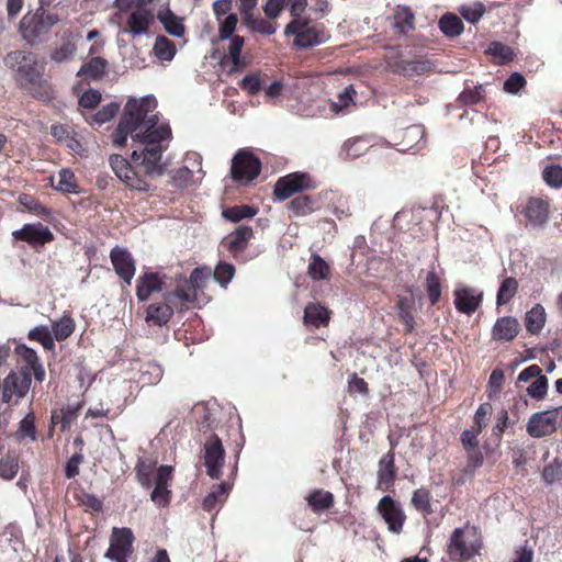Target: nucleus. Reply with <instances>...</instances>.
Wrapping results in <instances>:
<instances>
[{
    "label": "nucleus",
    "mask_w": 562,
    "mask_h": 562,
    "mask_svg": "<svg viewBox=\"0 0 562 562\" xmlns=\"http://www.w3.org/2000/svg\"><path fill=\"white\" fill-rule=\"evenodd\" d=\"M330 318V312L318 303H310L305 306L303 321L305 326L319 328L326 326Z\"/></svg>",
    "instance_id": "21"
},
{
    "label": "nucleus",
    "mask_w": 562,
    "mask_h": 562,
    "mask_svg": "<svg viewBox=\"0 0 562 562\" xmlns=\"http://www.w3.org/2000/svg\"><path fill=\"white\" fill-rule=\"evenodd\" d=\"M111 261L122 281H131L135 274L132 255L123 248L115 247L111 251Z\"/></svg>",
    "instance_id": "19"
},
{
    "label": "nucleus",
    "mask_w": 562,
    "mask_h": 562,
    "mask_svg": "<svg viewBox=\"0 0 562 562\" xmlns=\"http://www.w3.org/2000/svg\"><path fill=\"white\" fill-rule=\"evenodd\" d=\"M285 35H295L294 44L301 48H311L324 43L326 34L318 26H307L305 22L294 19L284 30Z\"/></svg>",
    "instance_id": "8"
},
{
    "label": "nucleus",
    "mask_w": 562,
    "mask_h": 562,
    "mask_svg": "<svg viewBox=\"0 0 562 562\" xmlns=\"http://www.w3.org/2000/svg\"><path fill=\"white\" fill-rule=\"evenodd\" d=\"M526 85V80L519 72H514L504 82V90L508 93H518Z\"/></svg>",
    "instance_id": "63"
},
{
    "label": "nucleus",
    "mask_w": 562,
    "mask_h": 562,
    "mask_svg": "<svg viewBox=\"0 0 562 562\" xmlns=\"http://www.w3.org/2000/svg\"><path fill=\"white\" fill-rule=\"evenodd\" d=\"M257 214V210L249 205H237L223 210L222 215L224 218L238 223L245 218H251Z\"/></svg>",
    "instance_id": "37"
},
{
    "label": "nucleus",
    "mask_w": 562,
    "mask_h": 562,
    "mask_svg": "<svg viewBox=\"0 0 562 562\" xmlns=\"http://www.w3.org/2000/svg\"><path fill=\"white\" fill-rule=\"evenodd\" d=\"M254 235L250 226L241 225L231 233L224 240L226 248L234 254L243 251Z\"/></svg>",
    "instance_id": "22"
},
{
    "label": "nucleus",
    "mask_w": 562,
    "mask_h": 562,
    "mask_svg": "<svg viewBox=\"0 0 562 562\" xmlns=\"http://www.w3.org/2000/svg\"><path fill=\"white\" fill-rule=\"evenodd\" d=\"M549 202L541 198L531 196L527 200L521 213L533 227H543L549 221Z\"/></svg>",
    "instance_id": "17"
},
{
    "label": "nucleus",
    "mask_w": 562,
    "mask_h": 562,
    "mask_svg": "<svg viewBox=\"0 0 562 562\" xmlns=\"http://www.w3.org/2000/svg\"><path fill=\"white\" fill-rule=\"evenodd\" d=\"M228 56L232 60L233 68L239 69L245 66V63L240 59V53L245 44V38L239 35L229 37Z\"/></svg>",
    "instance_id": "42"
},
{
    "label": "nucleus",
    "mask_w": 562,
    "mask_h": 562,
    "mask_svg": "<svg viewBox=\"0 0 562 562\" xmlns=\"http://www.w3.org/2000/svg\"><path fill=\"white\" fill-rule=\"evenodd\" d=\"M194 173L187 166H183L175 171L172 176V183L177 187H188L195 183Z\"/></svg>",
    "instance_id": "56"
},
{
    "label": "nucleus",
    "mask_w": 562,
    "mask_h": 562,
    "mask_svg": "<svg viewBox=\"0 0 562 562\" xmlns=\"http://www.w3.org/2000/svg\"><path fill=\"white\" fill-rule=\"evenodd\" d=\"M415 16L409 8L398 7L394 12V27L402 34L414 29Z\"/></svg>",
    "instance_id": "34"
},
{
    "label": "nucleus",
    "mask_w": 562,
    "mask_h": 562,
    "mask_svg": "<svg viewBox=\"0 0 562 562\" xmlns=\"http://www.w3.org/2000/svg\"><path fill=\"white\" fill-rule=\"evenodd\" d=\"M548 390V379L544 375L537 378L528 387L527 393L533 398H542Z\"/></svg>",
    "instance_id": "59"
},
{
    "label": "nucleus",
    "mask_w": 562,
    "mask_h": 562,
    "mask_svg": "<svg viewBox=\"0 0 562 562\" xmlns=\"http://www.w3.org/2000/svg\"><path fill=\"white\" fill-rule=\"evenodd\" d=\"M378 510L391 532L397 535L402 531L406 516L397 502L385 495L380 499Z\"/></svg>",
    "instance_id": "13"
},
{
    "label": "nucleus",
    "mask_w": 562,
    "mask_h": 562,
    "mask_svg": "<svg viewBox=\"0 0 562 562\" xmlns=\"http://www.w3.org/2000/svg\"><path fill=\"white\" fill-rule=\"evenodd\" d=\"M485 12V7L481 2L473 3L471 5H463L460 9V14L468 22L474 24L481 20Z\"/></svg>",
    "instance_id": "52"
},
{
    "label": "nucleus",
    "mask_w": 562,
    "mask_h": 562,
    "mask_svg": "<svg viewBox=\"0 0 562 562\" xmlns=\"http://www.w3.org/2000/svg\"><path fill=\"white\" fill-rule=\"evenodd\" d=\"M520 330V324L517 318L503 316L497 318L492 328V338L496 341H512Z\"/></svg>",
    "instance_id": "20"
},
{
    "label": "nucleus",
    "mask_w": 562,
    "mask_h": 562,
    "mask_svg": "<svg viewBox=\"0 0 562 562\" xmlns=\"http://www.w3.org/2000/svg\"><path fill=\"white\" fill-rule=\"evenodd\" d=\"M201 459L211 479H220L225 460V449L216 435H211L201 449Z\"/></svg>",
    "instance_id": "7"
},
{
    "label": "nucleus",
    "mask_w": 562,
    "mask_h": 562,
    "mask_svg": "<svg viewBox=\"0 0 562 562\" xmlns=\"http://www.w3.org/2000/svg\"><path fill=\"white\" fill-rule=\"evenodd\" d=\"M483 92H484L483 86L479 85V86H475L473 89L464 90L460 94L459 99L464 104H470V105L476 104L483 99Z\"/></svg>",
    "instance_id": "62"
},
{
    "label": "nucleus",
    "mask_w": 562,
    "mask_h": 562,
    "mask_svg": "<svg viewBox=\"0 0 562 562\" xmlns=\"http://www.w3.org/2000/svg\"><path fill=\"white\" fill-rule=\"evenodd\" d=\"M491 54L497 64H505L513 59V49L499 42H492L486 50Z\"/></svg>",
    "instance_id": "46"
},
{
    "label": "nucleus",
    "mask_w": 562,
    "mask_h": 562,
    "mask_svg": "<svg viewBox=\"0 0 562 562\" xmlns=\"http://www.w3.org/2000/svg\"><path fill=\"white\" fill-rule=\"evenodd\" d=\"M77 52V45L70 41H64L50 54V59L57 64L67 63L71 60Z\"/></svg>",
    "instance_id": "38"
},
{
    "label": "nucleus",
    "mask_w": 562,
    "mask_h": 562,
    "mask_svg": "<svg viewBox=\"0 0 562 562\" xmlns=\"http://www.w3.org/2000/svg\"><path fill=\"white\" fill-rule=\"evenodd\" d=\"M15 240H22L31 246H40L54 239L52 231L42 223L25 224L22 228L12 232Z\"/></svg>",
    "instance_id": "14"
},
{
    "label": "nucleus",
    "mask_w": 562,
    "mask_h": 562,
    "mask_svg": "<svg viewBox=\"0 0 562 562\" xmlns=\"http://www.w3.org/2000/svg\"><path fill=\"white\" fill-rule=\"evenodd\" d=\"M425 131L422 125H412L403 132V148L401 151L418 150L425 145Z\"/></svg>",
    "instance_id": "23"
},
{
    "label": "nucleus",
    "mask_w": 562,
    "mask_h": 562,
    "mask_svg": "<svg viewBox=\"0 0 562 562\" xmlns=\"http://www.w3.org/2000/svg\"><path fill=\"white\" fill-rule=\"evenodd\" d=\"M120 106L121 105L119 102H110L103 105L94 114L87 116L86 120L90 123L95 122L97 124L101 125L103 123L111 121L120 111Z\"/></svg>",
    "instance_id": "41"
},
{
    "label": "nucleus",
    "mask_w": 562,
    "mask_h": 562,
    "mask_svg": "<svg viewBox=\"0 0 562 562\" xmlns=\"http://www.w3.org/2000/svg\"><path fill=\"white\" fill-rule=\"evenodd\" d=\"M135 471L139 484L145 488H149L151 486L153 464L139 459Z\"/></svg>",
    "instance_id": "51"
},
{
    "label": "nucleus",
    "mask_w": 562,
    "mask_h": 562,
    "mask_svg": "<svg viewBox=\"0 0 562 562\" xmlns=\"http://www.w3.org/2000/svg\"><path fill=\"white\" fill-rule=\"evenodd\" d=\"M412 504L418 512L423 514L432 513L430 505V493L426 488L422 487L414 492L412 496Z\"/></svg>",
    "instance_id": "47"
},
{
    "label": "nucleus",
    "mask_w": 562,
    "mask_h": 562,
    "mask_svg": "<svg viewBox=\"0 0 562 562\" xmlns=\"http://www.w3.org/2000/svg\"><path fill=\"white\" fill-rule=\"evenodd\" d=\"M20 204L30 213L36 216H48L49 210L37 202L33 196L27 194H21L19 196Z\"/></svg>",
    "instance_id": "48"
},
{
    "label": "nucleus",
    "mask_w": 562,
    "mask_h": 562,
    "mask_svg": "<svg viewBox=\"0 0 562 562\" xmlns=\"http://www.w3.org/2000/svg\"><path fill=\"white\" fill-rule=\"evenodd\" d=\"M367 148V143L361 138H357L346 142L342 148V153L345 154L346 158L353 159L363 155Z\"/></svg>",
    "instance_id": "53"
},
{
    "label": "nucleus",
    "mask_w": 562,
    "mask_h": 562,
    "mask_svg": "<svg viewBox=\"0 0 562 562\" xmlns=\"http://www.w3.org/2000/svg\"><path fill=\"white\" fill-rule=\"evenodd\" d=\"M482 300L483 292L474 288L461 286L454 291L456 308L467 315L474 313L482 303Z\"/></svg>",
    "instance_id": "18"
},
{
    "label": "nucleus",
    "mask_w": 562,
    "mask_h": 562,
    "mask_svg": "<svg viewBox=\"0 0 562 562\" xmlns=\"http://www.w3.org/2000/svg\"><path fill=\"white\" fill-rule=\"evenodd\" d=\"M542 178L546 183L551 187L559 189L562 187V167L559 165L547 166L542 171Z\"/></svg>",
    "instance_id": "49"
},
{
    "label": "nucleus",
    "mask_w": 562,
    "mask_h": 562,
    "mask_svg": "<svg viewBox=\"0 0 562 562\" xmlns=\"http://www.w3.org/2000/svg\"><path fill=\"white\" fill-rule=\"evenodd\" d=\"M289 209L296 216H304L314 211L313 199L308 195H300L289 203Z\"/></svg>",
    "instance_id": "45"
},
{
    "label": "nucleus",
    "mask_w": 562,
    "mask_h": 562,
    "mask_svg": "<svg viewBox=\"0 0 562 562\" xmlns=\"http://www.w3.org/2000/svg\"><path fill=\"white\" fill-rule=\"evenodd\" d=\"M243 22L246 27H248L251 32L260 33L263 35H272L276 33L277 27L274 24L267 22L266 20L261 18H256L252 14L248 15L247 18L243 19Z\"/></svg>",
    "instance_id": "36"
},
{
    "label": "nucleus",
    "mask_w": 562,
    "mask_h": 562,
    "mask_svg": "<svg viewBox=\"0 0 562 562\" xmlns=\"http://www.w3.org/2000/svg\"><path fill=\"white\" fill-rule=\"evenodd\" d=\"M546 324V311L540 304H536L526 313L525 326L531 335L539 334Z\"/></svg>",
    "instance_id": "24"
},
{
    "label": "nucleus",
    "mask_w": 562,
    "mask_h": 562,
    "mask_svg": "<svg viewBox=\"0 0 562 562\" xmlns=\"http://www.w3.org/2000/svg\"><path fill=\"white\" fill-rule=\"evenodd\" d=\"M31 378L25 372H11L3 381L2 401L11 402L22 398L29 391Z\"/></svg>",
    "instance_id": "16"
},
{
    "label": "nucleus",
    "mask_w": 562,
    "mask_h": 562,
    "mask_svg": "<svg viewBox=\"0 0 562 562\" xmlns=\"http://www.w3.org/2000/svg\"><path fill=\"white\" fill-rule=\"evenodd\" d=\"M261 162L248 149H239L232 159L231 176L234 181L249 182L260 173Z\"/></svg>",
    "instance_id": "6"
},
{
    "label": "nucleus",
    "mask_w": 562,
    "mask_h": 562,
    "mask_svg": "<svg viewBox=\"0 0 562 562\" xmlns=\"http://www.w3.org/2000/svg\"><path fill=\"white\" fill-rule=\"evenodd\" d=\"M4 64L15 71L16 80L22 86L35 85L40 81L42 71L31 53L14 50L4 58Z\"/></svg>",
    "instance_id": "5"
},
{
    "label": "nucleus",
    "mask_w": 562,
    "mask_h": 562,
    "mask_svg": "<svg viewBox=\"0 0 562 562\" xmlns=\"http://www.w3.org/2000/svg\"><path fill=\"white\" fill-rule=\"evenodd\" d=\"M481 431L475 430L474 428L465 429L461 432V443L463 449L468 454V463L464 468V474L468 476H473L475 470L483 465V453L479 447V435Z\"/></svg>",
    "instance_id": "11"
},
{
    "label": "nucleus",
    "mask_w": 562,
    "mask_h": 562,
    "mask_svg": "<svg viewBox=\"0 0 562 562\" xmlns=\"http://www.w3.org/2000/svg\"><path fill=\"white\" fill-rule=\"evenodd\" d=\"M134 535L130 528H116L112 530L110 547L105 558L114 562H127L133 553Z\"/></svg>",
    "instance_id": "9"
},
{
    "label": "nucleus",
    "mask_w": 562,
    "mask_h": 562,
    "mask_svg": "<svg viewBox=\"0 0 562 562\" xmlns=\"http://www.w3.org/2000/svg\"><path fill=\"white\" fill-rule=\"evenodd\" d=\"M19 470L16 458L7 456L0 460V476L4 480H12Z\"/></svg>",
    "instance_id": "55"
},
{
    "label": "nucleus",
    "mask_w": 562,
    "mask_h": 562,
    "mask_svg": "<svg viewBox=\"0 0 562 562\" xmlns=\"http://www.w3.org/2000/svg\"><path fill=\"white\" fill-rule=\"evenodd\" d=\"M162 374L161 366L155 361H149L139 369V382L143 385H155L161 380Z\"/></svg>",
    "instance_id": "31"
},
{
    "label": "nucleus",
    "mask_w": 562,
    "mask_h": 562,
    "mask_svg": "<svg viewBox=\"0 0 562 562\" xmlns=\"http://www.w3.org/2000/svg\"><path fill=\"white\" fill-rule=\"evenodd\" d=\"M108 61L102 57H93L86 64H83L77 71V76H87L91 79H100L105 74Z\"/></svg>",
    "instance_id": "30"
},
{
    "label": "nucleus",
    "mask_w": 562,
    "mask_h": 562,
    "mask_svg": "<svg viewBox=\"0 0 562 562\" xmlns=\"http://www.w3.org/2000/svg\"><path fill=\"white\" fill-rule=\"evenodd\" d=\"M170 494L171 492L168 490L167 486H157L155 485L150 498L155 503V505L159 507H165L170 502Z\"/></svg>",
    "instance_id": "64"
},
{
    "label": "nucleus",
    "mask_w": 562,
    "mask_h": 562,
    "mask_svg": "<svg viewBox=\"0 0 562 562\" xmlns=\"http://www.w3.org/2000/svg\"><path fill=\"white\" fill-rule=\"evenodd\" d=\"M75 330V322L69 316H64L53 323L52 334L54 339L61 341L68 338Z\"/></svg>",
    "instance_id": "39"
},
{
    "label": "nucleus",
    "mask_w": 562,
    "mask_h": 562,
    "mask_svg": "<svg viewBox=\"0 0 562 562\" xmlns=\"http://www.w3.org/2000/svg\"><path fill=\"white\" fill-rule=\"evenodd\" d=\"M30 339L38 341L46 350L55 348L54 337L50 329L46 326H37L30 330Z\"/></svg>",
    "instance_id": "43"
},
{
    "label": "nucleus",
    "mask_w": 562,
    "mask_h": 562,
    "mask_svg": "<svg viewBox=\"0 0 562 562\" xmlns=\"http://www.w3.org/2000/svg\"><path fill=\"white\" fill-rule=\"evenodd\" d=\"M109 161L112 170L122 182L134 171L128 161L121 155L110 156Z\"/></svg>",
    "instance_id": "44"
},
{
    "label": "nucleus",
    "mask_w": 562,
    "mask_h": 562,
    "mask_svg": "<svg viewBox=\"0 0 562 562\" xmlns=\"http://www.w3.org/2000/svg\"><path fill=\"white\" fill-rule=\"evenodd\" d=\"M58 22L59 16L57 14L48 13L40 7L35 12H29L22 18L19 29L22 37L30 44H34Z\"/></svg>",
    "instance_id": "4"
},
{
    "label": "nucleus",
    "mask_w": 562,
    "mask_h": 562,
    "mask_svg": "<svg viewBox=\"0 0 562 562\" xmlns=\"http://www.w3.org/2000/svg\"><path fill=\"white\" fill-rule=\"evenodd\" d=\"M53 187L63 193H78V184L74 172L68 169H61L57 175V183Z\"/></svg>",
    "instance_id": "35"
},
{
    "label": "nucleus",
    "mask_w": 562,
    "mask_h": 562,
    "mask_svg": "<svg viewBox=\"0 0 562 562\" xmlns=\"http://www.w3.org/2000/svg\"><path fill=\"white\" fill-rule=\"evenodd\" d=\"M308 505L314 512L328 509L334 503V496L330 492L315 491L307 496Z\"/></svg>",
    "instance_id": "40"
},
{
    "label": "nucleus",
    "mask_w": 562,
    "mask_h": 562,
    "mask_svg": "<svg viewBox=\"0 0 562 562\" xmlns=\"http://www.w3.org/2000/svg\"><path fill=\"white\" fill-rule=\"evenodd\" d=\"M430 68L431 65L427 60H400L393 66L394 71L403 76L423 75Z\"/></svg>",
    "instance_id": "25"
},
{
    "label": "nucleus",
    "mask_w": 562,
    "mask_h": 562,
    "mask_svg": "<svg viewBox=\"0 0 562 562\" xmlns=\"http://www.w3.org/2000/svg\"><path fill=\"white\" fill-rule=\"evenodd\" d=\"M395 476L394 453L389 452L379 462L378 479L380 485H389Z\"/></svg>",
    "instance_id": "33"
},
{
    "label": "nucleus",
    "mask_w": 562,
    "mask_h": 562,
    "mask_svg": "<svg viewBox=\"0 0 562 562\" xmlns=\"http://www.w3.org/2000/svg\"><path fill=\"white\" fill-rule=\"evenodd\" d=\"M204 283H177V288L165 293L164 302L149 304L146 308V323L155 326L166 325L175 308L187 307L196 300L198 291L203 289Z\"/></svg>",
    "instance_id": "2"
},
{
    "label": "nucleus",
    "mask_w": 562,
    "mask_h": 562,
    "mask_svg": "<svg viewBox=\"0 0 562 562\" xmlns=\"http://www.w3.org/2000/svg\"><path fill=\"white\" fill-rule=\"evenodd\" d=\"M229 490L231 485L225 482L215 486L204 498L203 508L207 512L217 509V507L225 502Z\"/></svg>",
    "instance_id": "28"
},
{
    "label": "nucleus",
    "mask_w": 562,
    "mask_h": 562,
    "mask_svg": "<svg viewBox=\"0 0 562 562\" xmlns=\"http://www.w3.org/2000/svg\"><path fill=\"white\" fill-rule=\"evenodd\" d=\"M308 276L313 281H324L330 277V266L318 254H312L308 262Z\"/></svg>",
    "instance_id": "26"
},
{
    "label": "nucleus",
    "mask_w": 562,
    "mask_h": 562,
    "mask_svg": "<svg viewBox=\"0 0 562 562\" xmlns=\"http://www.w3.org/2000/svg\"><path fill=\"white\" fill-rule=\"evenodd\" d=\"M440 31L449 37H456L463 32L462 20L453 13L443 14L438 22Z\"/></svg>",
    "instance_id": "32"
},
{
    "label": "nucleus",
    "mask_w": 562,
    "mask_h": 562,
    "mask_svg": "<svg viewBox=\"0 0 562 562\" xmlns=\"http://www.w3.org/2000/svg\"><path fill=\"white\" fill-rule=\"evenodd\" d=\"M20 439L30 438L36 440L35 417L32 413L27 414L21 422L18 430Z\"/></svg>",
    "instance_id": "50"
},
{
    "label": "nucleus",
    "mask_w": 562,
    "mask_h": 562,
    "mask_svg": "<svg viewBox=\"0 0 562 562\" xmlns=\"http://www.w3.org/2000/svg\"><path fill=\"white\" fill-rule=\"evenodd\" d=\"M156 106L157 101L153 97L131 98L113 134V144L119 147L126 144L128 135L133 140L146 145L140 153L134 150L132 159H142L144 172L148 177H160L165 172L161 159L167 146L162 142L171 139L170 126L167 123L158 124Z\"/></svg>",
    "instance_id": "1"
},
{
    "label": "nucleus",
    "mask_w": 562,
    "mask_h": 562,
    "mask_svg": "<svg viewBox=\"0 0 562 562\" xmlns=\"http://www.w3.org/2000/svg\"><path fill=\"white\" fill-rule=\"evenodd\" d=\"M477 546L470 541L464 529L456 528L450 537L448 552L453 560H468L477 553Z\"/></svg>",
    "instance_id": "15"
},
{
    "label": "nucleus",
    "mask_w": 562,
    "mask_h": 562,
    "mask_svg": "<svg viewBox=\"0 0 562 562\" xmlns=\"http://www.w3.org/2000/svg\"><path fill=\"white\" fill-rule=\"evenodd\" d=\"M315 183L306 173L293 172L280 178L276 184L273 193L277 199L285 200L296 192L314 189Z\"/></svg>",
    "instance_id": "10"
},
{
    "label": "nucleus",
    "mask_w": 562,
    "mask_h": 562,
    "mask_svg": "<svg viewBox=\"0 0 562 562\" xmlns=\"http://www.w3.org/2000/svg\"><path fill=\"white\" fill-rule=\"evenodd\" d=\"M492 412V406L488 403H483L476 409L473 417V426L475 430L482 431V429L487 425L488 415Z\"/></svg>",
    "instance_id": "58"
},
{
    "label": "nucleus",
    "mask_w": 562,
    "mask_h": 562,
    "mask_svg": "<svg viewBox=\"0 0 562 562\" xmlns=\"http://www.w3.org/2000/svg\"><path fill=\"white\" fill-rule=\"evenodd\" d=\"M355 94L356 90L352 85L346 87L344 91L337 95V101L331 103V109L336 112L342 111L353 101Z\"/></svg>",
    "instance_id": "57"
},
{
    "label": "nucleus",
    "mask_w": 562,
    "mask_h": 562,
    "mask_svg": "<svg viewBox=\"0 0 562 562\" xmlns=\"http://www.w3.org/2000/svg\"><path fill=\"white\" fill-rule=\"evenodd\" d=\"M153 53L158 60L169 63L177 54V47L172 41L166 36H158L153 46Z\"/></svg>",
    "instance_id": "27"
},
{
    "label": "nucleus",
    "mask_w": 562,
    "mask_h": 562,
    "mask_svg": "<svg viewBox=\"0 0 562 562\" xmlns=\"http://www.w3.org/2000/svg\"><path fill=\"white\" fill-rule=\"evenodd\" d=\"M561 412L562 406L554 409L535 413L527 423L528 434L531 437L540 438L554 432L557 429V420Z\"/></svg>",
    "instance_id": "12"
},
{
    "label": "nucleus",
    "mask_w": 562,
    "mask_h": 562,
    "mask_svg": "<svg viewBox=\"0 0 562 562\" xmlns=\"http://www.w3.org/2000/svg\"><path fill=\"white\" fill-rule=\"evenodd\" d=\"M164 283H138L136 289V295L139 301H146L154 293L162 291Z\"/></svg>",
    "instance_id": "61"
},
{
    "label": "nucleus",
    "mask_w": 562,
    "mask_h": 562,
    "mask_svg": "<svg viewBox=\"0 0 562 562\" xmlns=\"http://www.w3.org/2000/svg\"><path fill=\"white\" fill-rule=\"evenodd\" d=\"M214 281H232L235 276V267L228 262H220L215 269H213Z\"/></svg>",
    "instance_id": "60"
},
{
    "label": "nucleus",
    "mask_w": 562,
    "mask_h": 562,
    "mask_svg": "<svg viewBox=\"0 0 562 562\" xmlns=\"http://www.w3.org/2000/svg\"><path fill=\"white\" fill-rule=\"evenodd\" d=\"M158 19L160 23L162 24L165 31L175 37H182L184 34V25L180 18H178L175 13H172L170 10H167L166 12H160L158 14Z\"/></svg>",
    "instance_id": "29"
},
{
    "label": "nucleus",
    "mask_w": 562,
    "mask_h": 562,
    "mask_svg": "<svg viewBox=\"0 0 562 562\" xmlns=\"http://www.w3.org/2000/svg\"><path fill=\"white\" fill-rule=\"evenodd\" d=\"M238 23V18L235 13H229L220 24L218 37L222 41L233 37Z\"/></svg>",
    "instance_id": "54"
},
{
    "label": "nucleus",
    "mask_w": 562,
    "mask_h": 562,
    "mask_svg": "<svg viewBox=\"0 0 562 562\" xmlns=\"http://www.w3.org/2000/svg\"><path fill=\"white\" fill-rule=\"evenodd\" d=\"M115 5L120 11L130 10L126 23L133 36L148 33L155 21V14L145 0H116Z\"/></svg>",
    "instance_id": "3"
}]
</instances>
